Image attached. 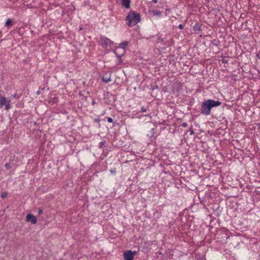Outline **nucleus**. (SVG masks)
Returning <instances> with one entry per match:
<instances>
[{
    "label": "nucleus",
    "instance_id": "1",
    "mask_svg": "<svg viewBox=\"0 0 260 260\" xmlns=\"http://www.w3.org/2000/svg\"><path fill=\"white\" fill-rule=\"evenodd\" d=\"M126 23L128 26L136 25L140 20V14L135 11H131L126 17Z\"/></svg>",
    "mask_w": 260,
    "mask_h": 260
},
{
    "label": "nucleus",
    "instance_id": "2",
    "mask_svg": "<svg viewBox=\"0 0 260 260\" xmlns=\"http://www.w3.org/2000/svg\"><path fill=\"white\" fill-rule=\"evenodd\" d=\"M211 108L208 100H205L201 105V113L205 115H209L211 112Z\"/></svg>",
    "mask_w": 260,
    "mask_h": 260
},
{
    "label": "nucleus",
    "instance_id": "3",
    "mask_svg": "<svg viewBox=\"0 0 260 260\" xmlns=\"http://www.w3.org/2000/svg\"><path fill=\"white\" fill-rule=\"evenodd\" d=\"M136 254V251H132L131 250L124 251L123 252V258L124 260H133L134 255Z\"/></svg>",
    "mask_w": 260,
    "mask_h": 260
},
{
    "label": "nucleus",
    "instance_id": "4",
    "mask_svg": "<svg viewBox=\"0 0 260 260\" xmlns=\"http://www.w3.org/2000/svg\"><path fill=\"white\" fill-rule=\"evenodd\" d=\"M113 42L109 39L102 37L99 41V44L103 48H107L109 45H110Z\"/></svg>",
    "mask_w": 260,
    "mask_h": 260
},
{
    "label": "nucleus",
    "instance_id": "5",
    "mask_svg": "<svg viewBox=\"0 0 260 260\" xmlns=\"http://www.w3.org/2000/svg\"><path fill=\"white\" fill-rule=\"evenodd\" d=\"M26 220L27 222H30L32 224H36L37 223L36 217L31 214H28L26 215Z\"/></svg>",
    "mask_w": 260,
    "mask_h": 260
},
{
    "label": "nucleus",
    "instance_id": "6",
    "mask_svg": "<svg viewBox=\"0 0 260 260\" xmlns=\"http://www.w3.org/2000/svg\"><path fill=\"white\" fill-rule=\"evenodd\" d=\"M208 103L211 108L218 107L221 105V102L219 101H214L213 100H208Z\"/></svg>",
    "mask_w": 260,
    "mask_h": 260
},
{
    "label": "nucleus",
    "instance_id": "7",
    "mask_svg": "<svg viewBox=\"0 0 260 260\" xmlns=\"http://www.w3.org/2000/svg\"><path fill=\"white\" fill-rule=\"evenodd\" d=\"M205 27V25L200 24L199 23H196V24L193 26V30L201 31H204Z\"/></svg>",
    "mask_w": 260,
    "mask_h": 260
},
{
    "label": "nucleus",
    "instance_id": "8",
    "mask_svg": "<svg viewBox=\"0 0 260 260\" xmlns=\"http://www.w3.org/2000/svg\"><path fill=\"white\" fill-rule=\"evenodd\" d=\"M168 42V40L166 37H162V36H157V40L156 41L157 43H160L162 45H165Z\"/></svg>",
    "mask_w": 260,
    "mask_h": 260
},
{
    "label": "nucleus",
    "instance_id": "9",
    "mask_svg": "<svg viewBox=\"0 0 260 260\" xmlns=\"http://www.w3.org/2000/svg\"><path fill=\"white\" fill-rule=\"evenodd\" d=\"M149 13L150 14H152L154 16H157V17H159L161 16V12L157 10H149Z\"/></svg>",
    "mask_w": 260,
    "mask_h": 260
},
{
    "label": "nucleus",
    "instance_id": "10",
    "mask_svg": "<svg viewBox=\"0 0 260 260\" xmlns=\"http://www.w3.org/2000/svg\"><path fill=\"white\" fill-rule=\"evenodd\" d=\"M122 5L126 9L130 8L131 0H121Z\"/></svg>",
    "mask_w": 260,
    "mask_h": 260
},
{
    "label": "nucleus",
    "instance_id": "11",
    "mask_svg": "<svg viewBox=\"0 0 260 260\" xmlns=\"http://www.w3.org/2000/svg\"><path fill=\"white\" fill-rule=\"evenodd\" d=\"M6 101L7 99L5 96H2L0 94V109L6 104Z\"/></svg>",
    "mask_w": 260,
    "mask_h": 260
},
{
    "label": "nucleus",
    "instance_id": "12",
    "mask_svg": "<svg viewBox=\"0 0 260 260\" xmlns=\"http://www.w3.org/2000/svg\"><path fill=\"white\" fill-rule=\"evenodd\" d=\"M14 24V22L11 19H8L5 23V26H7L8 28H11Z\"/></svg>",
    "mask_w": 260,
    "mask_h": 260
},
{
    "label": "nucleus",
    "instance_id": "13",
    "mask_svg": "<svg viewBox=\"0 0 260 260\" xmlns=\"http://www.w3.org/2000/svg\"><path fill=\"white\" fill-rule=\"evenodd\" d=\"M128 45V42L127 41H124L120 43L119 46L117 48V49L121 48L124 50Z\"/></svg>",
    "mask_w": 260,
    "mask_h": 260
},
{
    "label": "nucleus",
    "instance_id": "14",
    "mask_svg": "<svg viewBox=\"0 0 260 260\" xmlns=\"http://www.w3.org/2000/svg\"><path fill=\"white\" fill-rule=\"evenodd\" d=\"M229 233L228 231H224L220 233V235L222 236V238L228 239L230 237L228 235Z\"/></svg>",
    "mask_w": 260,
    "mask_h": 260
},
{
    "label": "nucleus",
    "instance_id": "15",
    "mask_svg": "<svg viewBox=\"0 0 260 260\" xmlns=\"http://www.w3.org/2000/svg\"><path fill=\"white\" fill-rule=\"evenodd\" d=\"M156 129L155 128H151L149 133L147 134V136L150 138H151L154 136L155 134Z\"/></svg>",
    "mask_w": 260,
    "mask_h": 260
},
{
    "label": "nucleus",
    "instance_id": "16",
    "mask_svg": "<svg viewBox=\"0 0 260 260\" xmlns=\"http://www.w3.org/2000/svg\"><path fill=\"white\" fill-rule=\"evenodd\" d=\"M111 78L110 77H108V76H103V78H102V81L105 82V83H108L110 81H111Z\"/></svg>",
    "mask_w": 260,
    "mask_h": 260
},
{
    "label": "nucleus",
    "instance_id": "17",
    "mask_svg": "<svg viewBox=\"0 0 260 260\" xmlns=\"http://www.w3.org/2000/svg\"><path fill=\"white\" fill-rule=\"evenodd\" d=\"M212 44L216 46H218L220 45V41L218 39H215L211 41Z\"/></svg>",
    "mask_w": 260,
    "mask_h": 260
},
{
    "label": "nucleus",
    "instance_id": "18",
    "mask_svg": "<svg viewBox=\"0 0 260 260\" xmlns=\"http://www.w3.org/2000/svg\"><path fill=\"white\" fill-rule=\"evenodd\" d=\"M10 100H7L6 104H5L6 106V109L8 110L10 108Z\"/></svg>",
    "mask_w": 260,
    "mask_h": 260
},
{
    "label": "nucleus",
    "instance_id": "19",
    "mask_svg": "<svg viewBox=\"0 0 260 260\" xmlns=\"http://www.w3.org/2000/svg\"><path fill=\"white\" fill-rule=\"evenodd\" d=\"M58 99L56 97L53 98L51 100H50L48 102L49 103L54 104L57 102Z\"/></svg>",
    "mask_w": 260,
    "mask_h": 260
},
{
    "label": "nucleus",
    "instance_id": "20",
    "mask_svg": "<svg viewBox=\"0 0 260 260\" xmlns=\"http://www.w3.org/2000/svg\"><path fill=\"white\" fill-rule=\"evenodd\" d=\"M141 251L144 253H146V252H148L149 248L147 246H146L145 247H142Z\"/></svg>",
    "mask_w": 260,
    "mask_h": 260
},
{
    "label": "nucleus",
    "instance_id": "21",
    "mask_svg": "<svg viewBox=\"0 0 260 260\" xmlns=\"http://www.w3.org/2000/svg\"><path fill=\"white\" fill-rule=\"evenodd\" d=\"M8 196V193L6 191H5V192H3L1 195V197L2 198V199H4L5 198H6Z\"/></svg>",
    "mask_w": 260,
    "mask_h": 260
},
{
    "label": "nucleus",
    "instance_id": "22",
    "mask_svg": "<svg viewBox=\"0 0 260 260\" xmlns=\"http://www.w3.org/2000/svg\"><path fill=\"white\" fill-rule=\"evenodd\" d=\"M105 145V141H102L99 143V147L103 148Z\"/></svg>",
    "mask_w": 260,
    "mask_h": 260
},
{
    "label": "nucleus",
    "instance_id": "23",
    "mask_svg": "<svg viewBox=\"0 0 260 260\" xmlns=\"http://www.w3.org/2000/svg\"><path fill=\"white\" fill-rule=\"evenodd\" d=\"M5 166L7 170H9L11 168V164L9 162L6 163Z\"/></svg>",
    "mask_w": 260,
    "mask_h": 260
},
{
    "label": "nucleus",
    "instance_id": "24",
    "mask_svg": "<svg viewBox=\"0 0 260 260\" xmlns=\"http://www.w3.org/2000/svg\"><path fill=\"white\" fill-rule=\"evenodd\" d=\"M94 121L95 122H96L97 123H99V127H101V124H100V119H99V118H95V119H94Z\"/></svg>",
    "mask_w": 260,
    "mask_h": 260
},
{
    "label": "nucleus",
    "instance_id": "25",
    "mask_svg": "<svg viewBox=\"0 0 260 260\" xmlns=\"http://www.w3.org/2000/svg\"><path fill=\"white\" fill-rule=\"evenodd\" d=\"M158 88V86L155 85H151V87H150V89L152 90H154V89H157Z\"/></svg>",
    "mask_w": 260,
    "mask_h": 260
},
{
    "label": "nucleus",
    "instance_id": "26",
    "mask_svg": "<svg viewBox=\"0 0 260 260\" xmlns=\"http://www.w3.org/2000/svg\"><path fill=\"white\" fill-rule=\"evenodd\" d=\"M107 121L108 122H110V123H112L113 121V119L111 117H108Z\"/></svg>",
    "mask_w": 260,
    "mask_h": 260
},
{
    "label": "nucleus",
    "instance_id": "27",
    "mask_svg": "<svg viewBox=\"0 0 260 260\" xmlns=\"http://www.w3.org/2000/svg\"><path fill=\"white\" fill-rule=\"evenodd\" d=\"M110 171L112 174H115L116 173V171L115 169L110 170Z\"/></svg>",
    "mask_w": 260,
    "mask_h": 260
},
{
    "label": "nucleus",
    "instance_id": "28",
    "mask_svg": "<svg viewBox=\"0 0 260 260\" xmlns=\"http://www.w3.org/2000/svg\"><path fill=\"white\" fill-rule=\"evenodd\" d=\"M189 131H190V135H192L194 134V131H193V130L192 129V128H190Z\"/></svg>",
    "mask_w": 260,
    "mask_h": 260
},
{
    "label": "nucleus",
    "instance_id": "29",
    "mask_svg": "<svg viewBox=\"0 0 260 260\" xmlns=\"http://www.w3.org/2000/svg\"><path fill=\"white\" fill-rule=\"evenodd\" d=\"M146 109L144 107H142L141 108V112H146Z\"/></svg>",
    "mask_w": 260,
    "mask_h": 260
},
{
    "label": "nucleus",
    "instance_id": "30",
    "mask_svg": "<svg viewBox=\"0 0 260 260\" xmlns=\"http://www.w3.org/2000/svg\"><path fill=\"white\" fill-rule=\"evenodd\" d=\"M181 125L183 126V127H186L187 125V123L186 122H184L183 123L181 124Z\"/></svg>",
    "mask_w": 260,
    "mask_h": 260
},
{
    "label": "nucleus",
    "instance_id": "31",
    "mask_svg": "<svg viewBox=\"0 0 260 260\" xmlns=\"http://www.w3.org/2000/svg\"><path fill=\"white\" fill-rule=\"evenodd\" d=\"M178 28H179L180 29H182L183 28V25L181 24H179L178 25Z\"/></svg>",
    "mask_w": 260,
    "mask_h": 260
},
{
    "label": "nucleus",
    "instance_id": "32",
    "mask_svg": "<svg viewBox=\"0 0 260 260\" xmlns=\"http://www.w3.org/2000/svg\"><path fill=\"white\" fill-rule=\"evenodd\" d=\"M38 213L39 214H41L43 213V210L42 209H39V211H38Z\"/></svg>",
    "mask_w": 260,
    "mask_h": 260
},
{
    "label": "nucleus",
    "instance_id": "33",
    "mask_svg": "<svg viewBox=\"0 0 260 260\" xmlns=\"http://www.w3.org/2000/svg\"><path fill=\"white\" fill-rule=\"evenodd\" d=\"M115 53L116 54V56L119 58H121V55H118L116 52H115Z\"/></svg>",
    "mask_w": 260,
    "mask_h": 260
},
{
    "label": "nucleus",
    "instance_id": "34",
    "mask_svg": "<svg viewBox=\"0 0 260 260\" xmlns=\"http://www.w3.org/2000/svg\"><path fill=\"white\" fill-rule=\"evenodd\" d=\"M152 3L156 4L157 3V0H152Z\"/></svg>",
    "mask_w": 260,
    "mask_h": 260
},
{
    "label": "nucleus",
    "instance_id": "35",
    "mask_svg": "<svg viewBox=\"0 0 260 260\" xmlns=\"http://www.w3.org/2000/svg\"><path fill=\"white\" fill-rule=\"evenodd\" d=\"M197 260H204L203 257L199 258Z\"/></svg>",
    "mask_w": 260,
    "mask_h": 260
},
{
    "label": "nucleus",
    "instance_id": "36",
    "mask_svg": "<svg viewBox=\"0 0 260 260\" xmlns=\"http://www.w3.org/2000/svg\"><path fill=\"white\" fill-rule=\"evenodd\" d=\"M157 253L160 255H162V253L161 252H158Z\"/></svg>",
    "mask_w": 260,
    "mask_h": 260
},
{
    "label": "nucleus",
    "instance_id": "37",
    "mask_svg": "<svg viewBox=\"0 0 260 260\" xmlns=\"http://www.w3.org/2000/svg\"><path fill=\"white\" fill-rule=\"evenodd\" d=\"M222 62L223 63H224V62H226V61H225V60H224L223 59L222 60Z\"/></svg>",
    "mask_w": 260,
    "mask_h": 260
},
{
    "label": "nucleus",
    "instance_id": "38",
    "mask_svg": "<svg viewBox=\"0 0 260 260\" xmlns=\"http://www.w3.org/2000/svg\"><path fill=\"white\" fill-rule=\"evenodd\" d=\"M146 116H150V114H147V115H146Z\"/></svg>",
    "mask_w": 260,
    "mask_h": 260
},
{
    "label": "nucleus",
    "instance_id": "39",
    "mask_svg": "<svg viewBox=\"0 0 260 260\" xmlns=\"http://www.w3.org/2000/svg\"><path fill=\"white\" fill-rule=\"evenodd\" d=\"M82 30V27H80L79 28V30Z\"/></svg>",
    "mask_w": 260,
    "mask_h": 260
},
{
    "label": "nucleus",
    "instance_id": "40",
    "mask_svg": "<svg viewBox=\"0 0 260 260\" xmlns=\"http://www.w3.org/2000/svg\"><path fill=\"white\" fill-rule=\"evenodd\" d=\"M144 245H147V246H148V244L147 243H145Z\"/></svg>",
    "mask_w": 260,
    "mask_h": 260
},
{
    "label": "nucleus",
    "instance_id": "41",
    "mask_svg": "<svg viewBox=\"0 0 260 260\" xmlns=\"http://www.w3.org/2000/svg\"><path fill=\"white\" fill-rule=\"evenodd\" d=\"M13 96H14V98H15V97L16 96V94H14V95H13Z\"/></svg>",
    "mask_w": 260,
    "mask_h": 260
},
{
    "label": "nucleus",
    "instance_id": "42",
    "mask_svg": "<svg viewBox=\"0 0 260 260\" xmlns=\"http://www.w3.org/2000/svg\"><path fill=\"white\" fill-rule=\"evenodd\" d=\"M37 93V94H39V93H40V92H39V91H38Z\"/></svg>",
    "mask_w": 260,
    "mask_h": 260
},
{
    "label": "nucleus",
    "instance_id": "43",
    "mask_svg": "<svg viewBox=\"0 0 260 260\" xmlns=\"http://www.w3.org/2000/svg\"><path fill=\"white\" fill-rule=\"evenodd\" d=\"M94 103V101H93V102H92V104H93Z\"/></svg>",
    "mask_w": 260,
    "mask_h": 260
},
{
    "label": "nucleus",
    "instance_id": "44",
    "mask_svg": "<svg viewBox=\"0 0 260 260\" xmlns=\"http://www.w3.org/2000/svg\"><path fill=\"white\" fill-rule=\"evenodd\" d=\"M125 52V51H123V52ZM123 53H122V55H123Z\"/></svg>",
    "mask_w": 260,
    "mask_h": 260
}]
</instances>
